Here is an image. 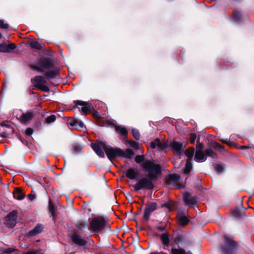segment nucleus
I'll list each match as a JSON object with an SVG mask.
<instances>
[{"instance_id": "5701e85b", "label": "nucleus", "mask_w": 254, "mask_h": 254, "mask_svg": "<svg viewBox=\"0 0 254 254\" xmlns=\"http://www.w3.org/2000/svg\"><path fill=\"white\" fill-rule=\"evenodd\" d=\"M194 153V148H190L185 151L184 150V154H185L186 156L187 157V160H189L190 161H191Z\"/></svg>"}, {"instance_id": "bb28decb", "label": "nucleus", "mask_w": 254, "mask_h": 254, "mask_svg": "<svg viewBox=\"0 0 254 254\" xmlns=\"http://www.w3.org/2000/svg\"><path fill=\"white\" fill-rule=\"evenodd\" d=\"M116 130L120 132L124 137H126L127 136V131L125 127L117 126L115 127Z\"/></svg>"}, {"instance_id": "603ef678", "label": "nucleus", "mask_w": 254, "mask_h": 254, "mask_svg": "<svg viewBox=\"0 0 254 254\" xmlns=\"http://www.w3.org/2000/svg\"><path fill=\"white\" fill-rule=\"evenodd\" d=\"M186 254H192L191 252H189L186 253Z\"/></svg>"}, {"instance_id": "3c124183", "label": "nucleus", "mask_w": 254, "mask_h": 254, "mask_svg": "<svg viewBox=\"0 0 254 254\" xmlns=\"http://www.w3.org/2000/svg\"><path fill=\"white\" fill-rule=\"evenodd\" d=\"M234 215H238V210H235L234 212Z\"/></svg>"}, {"instance_id": "f257e3e1", "label": "nucleus", "mask_w": 254, "mask_h": 254, "mask_svg": "<svg viewBox=\"0 0 254 254\" xmlns=\"http://www.w3.org/2000/svg\"><path fill=\"white\" fill-rule=\"evenodd\" d=\"M135 161L140 165L144 172L149 173L137 182L133 186L134 190L136 191L141 190H152L154 187L153 182L161 175L162 167L154 160L145 159L144 155H136Z\"/></svg>"}, {"instance_id": "ddd939ff", "label": "nucleus", "mask_w": 254, "mask_h": 254, "mask_svg": "<svg viewBox=\"0 0 254 254\" xmlns=\"http://www.w3.org/2000/svg\"><path fill=\"white\" fill-rule=\"evenodd\" d=\"M16 46L14 43H10L7 45L5 43L0 44V52L9 53L11 50L15 49Z\"/></svg>"}, {"instance_id": "7ed1b4c3", "label": "nucleus", "mask_w": 254, "mask_h": 254, "mask_svg": "<svg viewBox=\"0 0 254 254\" xmlns=\"http://www.w3.org/2000/svg\"><path fill=\"white\" fill-rule=\"evenodd\" d=\"M31 67L42 73L48 79H53L58 74L53 63L49 58H40L38 63L32 64Z\"/></svg>"}, {"instance_id": "ea45409f", "label": "nucleus", "mask_w": 254, "mask_h": 254, "mask_svg": "<svg viewBox=\"0 0 254 254\" xmlns=\"http://www.w3.org/2000/svg\"><path fill=\"white\" fill-rule=\"evenodd\" d=\"M196 151H202L203 149V144L202 143H200L198 142V139L197 140V144L196 146Z\"/></svg>"}, {"instance_id": "20e7f679", "label": "nucleus", "mask_w": 254, "mask_h": 254, "mask_svg": "<svg viewBox=\"0 0 254 254\" xmlns=\"http://www.w3.org/2000/svg\"><path fill=\"white\" fill-rule=\"evenodd\" d=\"M110 226L106 219L102 217H98L93 219L90 223L89 230L94 233L103 232L105 230H110Z\"/></svg>"}, {"instance_id": "1a4fd4ad", "label": "nucleus", "mask_w": 254, "mask_h": 254, "mask_svg": "<svg viewBox=\"0 0 254 254\" xmlns=\"http://www.w3.org/2000/svg\"><path fill=\"white\" fill-rule=\"evenodd\" d=\"M157 207V204L154 202H151L147 204L144 210L143 218L148 221L150 218V214Z\"/></svg>"}, {"instance_id": "39448f33", "label": "nucleus", "mask_w": 254, "mask_h": 254, "mask_svg": "<svg viewBox=\"0 0 254 254\" xmlns=\"http://www.w3.org/2000/svg\"><path fill=\"white\" fill-rule=\"evenodd\" d=\"M237 247L236 243L233 240L227 236L223 238V244L221 248L224 254H233Z\"/></svg>"}, {"instance_id": "c85d7f7f", "label": "nucleus", "mask_w": 254, "mask_h": 254, "mask_svg": "<svg viewBox=\"0 0 254 254\" xmlns=\"http://www.w3.org/2000/svg\"><path fill=\"white\" fill-rule=\"evenodd\" d=\"M192 169V164L191 161L189 160H187L186 163V168L184 170V173L185 174H189Z\"/></svg>"}, {"instance_id": "dca6fc26", "label": "nucleus", "mask_w": 254, "mask_h": 254, "mask_svg": "<svg viewBox=\"0 0 254 254\" xmlns=\"http://www.w3.org/2000/svg\"><path fill=\"white\" fill-rule=\"evenodd\" d=\"M72 241L76 244L79 246H84L86 244V242L81 237L75 233L73 234L71 236Z\"/></svg>"}, {"instance_id": "9d476101", "label": "nucleus", "mask_w": 254, "mask_h": 254, "mask_svg": "<svg viewBox=\"0 0 254 254\" xmlns=\"http://www.w3.org/2000/svg\"><path fill=\"white\" fill-rule=\"evenodd\" d=\"M74 104L84 114H86L90 112V106L87 102L76 100L74 101Z\"/></svg>"}, {"instance_id": "a18cd8bd", "label": "nucleus", "mask_w": 254, "mask_h": 254, "mask_svg": "<svg viewBox=\"0 0 254 254\" xmlns=\"http://www.w3.org/2000/svg\"><path fill=\"white\" fill-rule=\"evenodd\" d=\"M81 148H82L80 145H75L73 147V149L75 152H78Z\"/></svg>"}, {"instance_id": "e433bc0d", "label": "nucleus", "mask_w": 254, "mask_h": 254, "mask_svg": "<svg viewBox=\"0 0 254 254\" xmlns=\"http://www.w3.org/2000/svg\"><path fill=\"white\" fill-rule=\"evenodd\" d=\"M183 238L182 235H178L174 240V243L176 245H179L182 242Z\"/></svg>"}, {"instance_id": "a211bd4d", "label": "nucleus", "mask_w": 254, "mask_h": 254, "mask_svg": "<svg viewBox=\"0 0 254 254\" xmlns=\"http://www.w3.org/2000/svg\"><path fill=\"white\" fill-rule=\"evenodd\" d=\"M0 130H1L3 133L10 134L13 132V128L8 124L2 123L0 124Z\"/></svg>"}, {"instance_id": "de8ad7c7", "label": "nucleus", "mask_w": 254, "mask_h": 254, "mask_svg": "<svg viewBox=\"0 0 254 254\" xmlns=\"http://www.w3.org/2000/svg\"><path fill=\"white\" fill-rule=\"evenodd\" d=\"M162 206H163V207H165L167 208L169 211H171V207H170V206L169 204V203H164V204L162 205Z\"/></svg>"}, {"instance_id": "6ab92c4d", "label": "nucleus", "mask_w": 254, "mask_h": 254, "mask_svg": "<svg viewBox=\"0 0 254 254\" xmlns=\"http://www.w3.org/2000/svg\"><path fill=\"white\" fill-rule=\"evenodd\" d=\"M204 153L202 151H196L194 159L197 162H204L206 160Z\"/></svg>"}, {"instance_id": "a19ab883", "label": "nucleus", "mask_w": 254, "mask_h": 254, "mask_svg": "<svg viewBox=\"0 0 254 254\" xmlns=\"http://www.w3.org/2000/svg\"><path fill=\"white\" fill-rule=\"evenodd\" d=\"M39 251L37 250L31 249L28 250L27 252L24 253L22 254H38Z\"/></svg>"}, {"instance_id": "393cba45", "label": "nucleus", "mask_w": 254, "mask_h": 254, "mask_svg": "<svg viewBox=\"0 0 254 254\" xmlns=\"http://www.w3.org/2000/svg\"><path fill=\"white\" fill-rule=\"evenodd\" d=\"M242 18V14L240 12L235 10L233 13V19L235 22H239Z\"/></svg>"}, {"instance_id": "473e14b6", "label": "nucleus", "mask_w": 254, "mask_h": 254, "mask_svg": "<svg viewBox=\"0 0 254 254\" xmlns=\"http://www.w3.org/2000/svg\"><path fill=\"white\" fill-rule=\"evenodd\" d=\"M213 167L215 171L218 174L222 172L224 169L223 165L220 164H214Z\"/></svg>"}, {"instance_id": "c03bdc74", "label": "nucleus", "mask_w": 254, "mask_h": 254, "mask_svg": "<svg viewBox=\"0 0 254 254\" xmlns=\"http://www.w3.org/2000/svg\"><path fill=\"white\" fill-rule=\"evenodd\" d=\"M33 133V129L31 128H28L25 131L26 134L29 136H30Z\"/></svg>"}, {"instance_id": "4c0bfd02", "label": "nucleus", "mask_w": 254, "mask_h": 254, "mask_svg": "<svg viewBox=\"0 0 254 254\" xmlns=\"http://www.w3.org/2000/svg\"><path fill=\"white\" fill-rule=\"evenodd\" d=\"M56 119V116L54 115H51L46 118V122L49 124L53 123L55 122Z\"/></svg>"}, {"instance_id": "79ce46f5", "label": "nucleus", "mask_w": 254, "mask_h": 254, "mask_svg": "<svg viewBox=\"0 0 254 254\" xmlns=\"http://www.w3.org/2000/svg\"><path fill=\"white\" fill-rule=\"evenodd\" d=\"M0 27L2 29H7L8 28V25L4 23L3 20H0Z\"/></svg>"}, {"instance_id": "0eeeda50", "label": "nucleus", "mask_w": 254, "mask_h": 254, "mask_svg": "<svg viewBox=\"0 0 254 254\" xmlns=\"http://www.w3.org/2000/svg\"><path fill=\"white\" fill-rule=\"evenodd\" d=\"M35 87L44 92H49V88L46 85L47 81L45 77L42 76H36L34 78Z\"/></svg>"}, {"instance_id": "a878e982", "label": "nucleus", "mask_w": 254, "mask_h": 254, "mask_svg": "<svg viewBox=\"0 0 254 254\" xmlns=\"http://www.w3.org/2000/svg\"><path fill=\"white\" fill-rule=\"evenodd\" d=\"M25 197V195L21 192L20 189H17L14 194V197L18 200H22Z\"/></svg>"}, {"instance_id": "37998d69", "label": "nucleus", "mask_w": 254, "mask_h": 254, "mask_svg": "<svg viewBox=\"0 0 254 254\" xmlns=\"http://www.w3.org/2000/svg\"><path fill=\"white\" fill-rule=\"evenodd\" d=\"M196 138V135L194 133H191L190 135V141L191 143H194L195 139Z\"/></svg>"}, {"instance_id": "8fccbe9b", "label": "nucleus", "mask_w": 254, "mask_h": 254, "mask_svg": "<svg viewBox=\"0 0 254 254\" xmlns=\"http://www.w3.org/2000/svg\"><path fill=\"white\" fill-rule=\"evenodd\" d=\"M221 141L224 143H228V140L226 139V140H224V139H221Z\"/></svg>"}, {"instance_id": "49530a36", "label": "nucleus", "mask_w": 254, "mask_h": 254, "mask_svg": "<svg viewBox=\"0 0 254 254\" xmlns=\"http://www.w3.org/2000/svg\"><path fill=\"white\" fill-rule=\"evenodd\" d=\"M156 228L160 231H164L165 230V227L164 226H156Z\"/></svg>"}, {"instance_id": "aec40b11", "label": "nucleus", "mask_w": 254, "mask_h": 254, "mask_svg": "<svg viewBox=\"0 0 254 254\" xmlns=\"http://www.w3.org/2000/svg\"><path fill=\"white\" fill-rule=\"evenodd\" d=\"M150 146L152 148H155L158 147L160 149H162L165 147V144L158 138H156L154 141L151 142Z\"/></svg>"}, {"instance_id": "f8f14e48", "label": "nucleus", "mask_w": 254, "mask_h": 254, "mask_svg": "<svg viewBox=\"0 0 254 254\" xmlns=\"http://www.w3.org/2000/svg\"><path fill=\"white\" fill-rule=\"evenodd\" d=\"M183 199L187 205H193L198 201V198L196 196H192L189 192L184 194Z\"/></svg>"}, {"instance_id": "f704fd0d", "label": "nucleus", "mask_w": 254, "mask_h": 254, "mask_svg": "<svg viewBox=\"0 0 254 254\" xmlns=\"http://www.w3.org/2000/svg\"><path fill=\"white\" fill-rule=\"evenodd\" d=\"M213 147L217 150H219L221 152L224 151V147L221 144L217 142H214L213 143Z\"/></svg>"}, {"instance_id": "2eb2a0df", "label": "nucleus", "mask_w": 254, "mask_h": 254, "mask_svg": "<svg viewBox=\"0 0 254 254\" xmlns=\"http://www.w3.org/2000/svg\"><path fill=\"white\" fill-rule=\"evenodd\" d=\"M178 219L179 223L182 226L186 225L189 222L187 216L186 214L182 211L179 212L178 215Z\"/></svg>"}, {"instance_id": "7c9ffc66", "label": "nucleus", "mask_w": 254, "mask_h": 254, "mask_svg": "<svg viewBox=\"0 0 254 254\" xmlns=\"http://www.w3.org/2000/svg\"><path fill=\"white\" fill-rule=\"evenodd\" d=\"M170 254H186V253L183 249L172 248Z\"/></svg>"}, {"instance_id": "412c9836", "label": "nucleus", "mask_w": 254, "mask_h": 254, "mask_svg": "<svg viewBox=\"0 0 254 254\" xmlns=\"http://www.w3.org/2000/svg\"><path fill=\"white\" fill-rule=\"evenodd\" d=\"M43 226L42 225H38L32 230L29 232V235L32 236L37 235L42 232Z\"/></svg>"}, {"instance_id": "f03ea898", "label": "nucleus", "mask_w": 254, "mask_h": 254, "mask_svg": "<svg viewBox=\"0 0 254 254\" xmlns=\"http://www.w3.org/2000/svg\"><path fill=\"white\" fill-rule=\"evenodd\" d=\"M91 146L96 153L100 157H104V151L107 154L108 158L111 160L116 157H122L128 159H131L134 153L130 149L122 150L119 148H113L107 144L106 142L98 141L91 144Z\"/></svg>"}, {"instance_id": "f3484780", "label": "nucleus", "mask_w": 254, "mask_h": 254, "mask_svg": "<svg viewBox=\"0 0 254 254\" xmlns=\"http://www.w3.org/2000/svg\"><path fill=\"white\" fill-rule=\"evenodd\" d=\"M138 174L137 169L134 168H130L127 171L126 175L128 178L133 180L138 176Z\"/></svg>"}, {"instance_id": "423d86ee", "label": "nucleus", "mask_w": 254, "mask_h": 254, "mask_svg": "<svg viewBox=\"0 0 254 254\" xmlns=\"http://www.w3.org/2000/svg\"><path fill=\"white\" fill-rule=\"evenodd\" d=\"M180 176L176 174H171L167 176L166 179L167 185L170 188L181 189L184 188V185L180 183Z\"/></svg>"}, {"instance_id": "c756f323", "label": "nucleus", "mask_w": 254, "mask_h": 254, "mask_svg": "<svg viewBox=\"0 0 254 254\" xmlns=\"http://www.w3.org/2000/svg\"><path fill=\"white\" fill-rule=\"evenodd\" d=\"M29 45L31 48L36 50H41L42 48V46L36 41H31Z\"/></svg>"}, {"instance_id": "6e6552de", "label": "nucleus", "mask_w": 254, "mask_h": 254, "mask_svg": "<svg viewBox=\"0 0 254 254\" xmlns=\"http://www.w3.org/2000/svg\"><path fill=\"white\" fill-rule=\"evenodd\" d=\"M17 212L13 211L10 212L5 218V225L10 228L13 227L16 223Z\"/></svg>"}, {"instance_id": "9b49d317", "label": "nucleus", "mask_w": 254, "mask_h": 254, "mask_svg": "<svg viewBox=\"0 0 254 254\" xmlns=\"http://www.w3.org/2000/svg\"><path fill=\"white\" fill-rule=\"evenodd\" d=\"M183 145V143L175 141L171 143V146L173 148L174 153L179 156L184 154Z\"/></svg>"}, {"instance_id": "4be33fe9", "label": "nucleus", "mask_w": 254, "mask_h": 254, "mask_svg": "<svg viewBox=\"0 0 254 254\" xmlns=\"http://www.w3.org/2000/svg\"><path fill=\"white\" fill-rule=\"evenodd\" d=\"M49 208L50 213H51L53 219H54L57 213V207L51 202V199L49 201Z\"/></svg>"}, {"instance_id": "4468645a", "label": "nucleus", "mask_w": 254, "mask_h": 254, "mask_svg": "<svg viewBox=\"0 0 254 254\" xmlns=\"http://www.w3.org/2000/svg\"><path fill=\"white\" fill-rule=\"evenodd\" d=\"M33 114L32 112H28L23 113L18 118V120L22 123L26 124L31 121L33 118Z\"/></svg>"}, {"instance_id": "58836bf2", "label": "nucleus", "mask_w": 254, "mask_h": 254, "mask_svg": "<svg viewBox=\"0 0 254 254\" xmlns=\"http://www.w3.org/2000/svg\"><path fill=\"white\" fill-rule=\"evenodd\" d=\"M130 146L135 149H137L139 148V143L135 141H130L129 142Z\"/></svg>"}, {"instance_id": "cd10ccee", "label": "nucleus", "mask_w": 254, "mask_h": 254, "mask_svg": "<svg viewBox=\"0 0 254 254\" xmlns=\"http://www.w3.org/2000/svg\"><path fill=\"white\" fill-rule=\"evenodd\" d=\"M161 239L162 243L165 246H168L169 244V235L167 233L163 234L161 236Z\"/></svg>"}, {"instance_id": "72a5a7b5", "label": "nucleus", "mask_w": 254, "mask_h": 254, "mask_svg": "<svg viewBox=\"0 0 254 254\" xmlns=\"http://www.w3.org/2000/svg\"><path fill=\"white\" fill-rule=\"evenodd\" d=\"M69 124L71 126H78L81 128L83 127L84 125L82 122L77 120H74L72 122L69 123Z\"/></svg>"}, {"instance_id": "c9c22d12", "label": "nucleus", "mask_w": 254, "mask_h": 254, "mask_svg": "<svg viewBox=\"0 0 254 254\" xmlns=\"http://www.w3.org/2000/svg\"><path fill=\"white\" fill-rule=\"evenodd\" d=\"M132 134L133 137L136 139L139 140L140 139V134L138 130L135 128L131 129Z\"/></svg>"}, {"instance_id": "b1692460", "label": "nucleus", "mask_w": 254, "mask_h": 254, "mask_svg": "<svg viewBox=\"0 0 254 254\" xmlns=\"http://www.w3.org/2000/svg\"><path fill=\"white\" fill-rule=\"evenodd\" d=\"M76 227L80 230L85 231L87 229L89 230L88 223L85 222H81L76 224Z\"/></svg>"}, {"instance_id": "09e8293b", "label": "nucleus", "mask_w": 254, "mask_h": 254, "mask_svg": "<svg viewBox=\"0 0 254 254\" xmlns=\"http://www.w3.org/2000/svg\"><path fill=\"white\" fill-rule=\"evenodd\" d=\"M28 197L31 200H32L35 198V195L34 194H30L28 195Z\"/></svg>"}, {"instance_id": "2f4dec72", "label": "nucleus", "mask_w": 254, "mask_h": 254, "mask_svg": "<svg viewBox=\"0 0 254 254\" xmlns=\"http://www.w3.org/2000/svg\"><path fill=\"white\" fill-rule=\"evenodd\" d=\"M205 154L208 156H210L213 158H217V154L215 152H214L210 148H207L205 151Z\"/></svg>"}]
</instances>
